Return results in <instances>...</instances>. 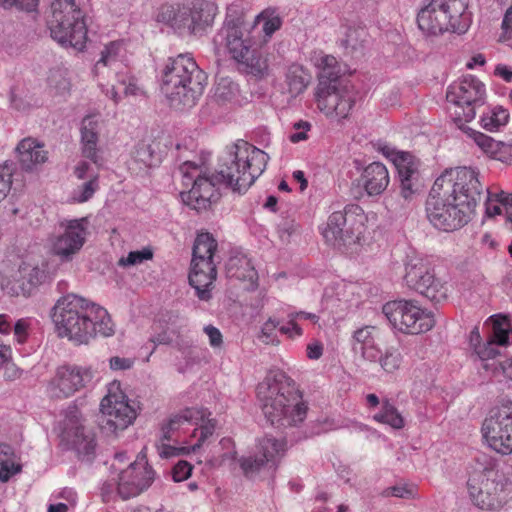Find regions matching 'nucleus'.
Returning a JSON list of instances; mask_svg holds the SVG:
<instances>
[{
    "label": "nucleus",
    "mask_w": 512,
    "mask_h": 512,
    "mask_svg": "<svg viewBox=\"0 0 512 512\" xmlns=\"http://www.w3.org/2000/svg\"><path fill=\"white\" fill-rule=\"evenodd\" d=\"M204 332L209 338V344L212 348H221L223 345V336L218 328L213 325L204 327Z\"/></svg>",
    "instance_id": "60"
},
{
    "label": "nucleus",
    "mask_w": 512,
    "mask_h": 512,
    "mask_svg": "<svg viewBox=\"0 0 512 512\" xmlns=\"http://www.w3.org/2000/svg\"><path fill=\"white\" fill-rule=\"evenodd\" d=\"M446 99L456 123L470 122L476 116V109L485 104V85L474 76H465L448 87Z\"/></svg>",
    "instance_id": "12"
},
{
    "label": "nucleus",
    "mask_w": 512,
    "mask_h": 512,
    "mask_svg": "<svg viewBox=\"0 0 512 512\" xmlns=\"http://www.w3.org/2000/svg\"><path fill=\"white\" fill-rule=\"evenodd\" d=\"M374 331L375 327L373 326H365L356 330L353 334V349L359 351V348L374 344Z\"/></svg>",
    "instance_id": "46"
},
{
    "label": "nucleus",
    "mask_w": 512,
    "mask_h": 512,
    "mask_svg": "<svg viewBox=\"0 0 512 512\" xmlns=\"http://www.w3.org/2000/svg\"><path fill=\"white\" fill-rule=\"evenodd\" d=\"M508 120V111L502 107H495L481 117L480 124L487 131H496L506 125Z\"/></svg>",
    "instance_id": "40"
},
{
    "label": "nucleus",
    "mask_w": 512,
    "mask_h": 512,
    "mask_svg": "<svg viewBox=\"0 0 512 512\" xmlns=\"http://www.w3.org/2000/svg\"><path fill=\"white\" fill-rule=\"evenodd\" d=\"M201 411L196 407L185 408L178 414L173 415L161 428V442L170 441L172 433L176 431L183 423L201 419Z\"/></svg>",
    "instance_id": "35"
},
{
    "label": "nucleus",
    "mask_w": 512,
    "mask_h": 512,
    "mask_svg": "<svg viewBox=\"0 0 512 512\" xmlns=\"http://www.w3.org/2000/svg\"><path fill=\"white\" fill-rule=\"evenodd\" d=\"M100 410L98 425L107 436L125 430L137 416L136 410L129 404L117 383L110 384L107 395L101 401Z\"/></svg>",
    "instance_id": "14"
},
{
    "label": "nucleus",
    "mask_w": 512,
    "mask_h": 512,
    "mask_svg": "<svg viewBox=\"0 0 512 512\" xmlns=\"http://www.w3.org/2000/svg\"><path fill=\"white\" fill-rule=\"evenodd\" d=\"M99 175L98 174H91V178L87 180L85 183L80 185L74 192H73V200L77 203H84L92 198L94 193L99 188Z\"/></svg>",
    "instance_id": "43"
},
{
    "label": "nucleus",
    "mask_w": 512,
    "mask_h": 512,
    "mask_svg": "<svg viewBox=\"0 0 512 512\" xmlns=\"http://www.w3.org/2000/svg\"><path fill=\"white\" fill-rule=\"evenodd\" d=\"M269 156L244 140H238L219 158L216 180L239 194L245 193L265 171Z\"/></svg>",
    "instance_id": "5"
},
{
    "label": "nucleus",
    "mask_w": 512,
    "mask_h": 512,
    "mask_svg": "<svg viewBox=\"0 0 512 512\" xmlns=\"http://www.w3.org/2000/svg\"><path fill=\"white\" fill-rule=\"evenodd\" d=\"M434 184L438 190H442L443 196H450L471 213L482 197L483 185L479 180V173L471 168L457 167L445 170Z\"/></svg>",
    "instance_id": "11"
},
{
    "label": "nucleus",
    "mask_w": 512,
    "mask_h": 512,
    "mask_svg": "<svg viewBox=\"0 0 512 512\" xmlns=\"http://www.w3.org/2000/svg\"><path fill=\"white\" fill-rule=\"evenodd\" d=\"M506 479L497 468L496 461L479 454L469 465L467 490L473 504L482 510H496L504 503Z\"/></svg>",
    "instance_id": "7"
},
{
    "label": "nucleus",
    "mask_w": 512,
    "mask_h": 512,
    "mask_svg": "<svg viewBox=\"0 0 512 512\" xmlns=\"http://www.w3.org/2000/svg\"><path fill=\"white\" fill-rule=\"evenodd\" d=\"M403 357L400 351L395 347H389L379 358V364L388 373H393L401 366Z\"/></svg>",
    "instance_id": "44"
},
{
    "label": "nucleus",
    "mask_w": 512,
    "mask_h": 512,
    "mask_svg": "<svg viewBox=\"0 0 512 512\" xmlns=\"http://www.w3.org/2000/svg\"><path fill=\"white\" fill-rule=\"evenodd\" d=\"M361 211L358 205H347L343 211L333 212L322 232L326 242L335 247L352 242L355 234L353 220Z\"/></svg>",
    "instance_id": "20"
},
{
    "label": "nucleus",
    "mask_w": 512,
    "mask_h": 512,
    "mask_svg": "<svg viewBox=\"0 0 512 512\" xmlns=\"http://www.w3.org/2000/svg\"><path fill=\"white\" fill-rule=\"evenodd\" d=\"M385 497H398L410 499L415 497V486L413 485H395L388 487L383 491Z\"/></svg>",
    "instance_id": "51"
},
{
    "label": "nucleus",
    "mask_w": 512,
    "mask_h": 512,
    "mask_svg": "<svg viewBox=\"0 0 512 512\" xmlns=\"http://www.w3.org/2000/svg\"><path fill=\"white\" fill-rule=\"evenodd\" d=\"M158 453L161 458H170L173 456H178L182 454H187L190 452L191 447H174L164 442H161L160 445H157Z\"/></svg>",
    "instance_id": "55"
},
{
    "label": "nucleus",
    "mask_w": 512,
    "mask_h": 512,
    "mask_svg": "<svg viewBox=\"0 0 512 512\" xmlns=\"http://www.w3.org/2000/svg\"><path fill=\"white\" fill-rule=\"evenodd\" d=\"M289 324L292 325V329L295 331V335L301 336L302 335V329L301 327L296 323L297 319H307L311 320L313 322H316L318 320V316L313 313H308L304 311L299 312H293L288 314Z\"/></svg>",
    "instance_id": "54"
},
{
    "label": "nucleus",
    "mask_w": 512,
    "mask_h": 512,
    "mask_svg": "<svg viewBox=\"0 0 512 512\" xmlns=\"http://www.w3.org/2000/svg\"><path fill=\"white\" fill-rule=\"evenodd\" d=\"M73 174L79 180H84V179L89 180L91 178V174H98V173L91 168V165L88 162L80 161L74 167Z\"/></svg>",
    "instance_id": "61"
},
{
    "label": "nucleus",
    "mask_w": 512,
    "mask_h": 512,
    "mask_svg": "<svg viewBox=\"0 0 512 512\" xmlns=\"http://www.w3.org/2000/svg\"><path fill=\"white\" fill-rule=\"evenodd\" d=\"M152 341L156 344L175 345L183 353L190 348L189 343L180 338L179 329L170 327L155 335Z\"/></svg>",
    "instance_id": "41"
},
{
    "label": "nucleus",
    "mask_w": 512,
    "mask_h": 512,
    "mask_svg": "<svg viewBox=\"0 0 512 512\" xmlns=\"http://www.w3.org/2000/svg\"><path fill=\"white\" fill-rule=\"evenodd\" d=\"M41 271L36 267L22 264L17 270L3 275L1 288L11 296H30L40 283Z\"/></svg>",
    "instance_id": "23"
},
{
    "label": "nucleus",
    "mask_w": 512,
    "mask_h": 512,
    "mask_svg": "<svg viewBox=\"0 0 512 512\" xmlns=\"http://www.w3.org/2000/svg\"><path fill=\"white\" fill-rule=\"evenodd\" d=\"M217 246V241L208 232L198 234L194 242L189 283L203 301L211 298L210 288L217 276L214 260Z\"/></svg>",
    "instance_id": "10"
},
{
    "label": "nucleus",
    "mask_w": 512,
    "mask_h": 512,
    "mask_svg": "<svg viewBox=\"0 0 512 512\" xmlns=\"http://www.w3.org/2000/svg\"><path fill=\"white\" fill-rule=\"evenodd\" d=\"M482 434L496 452H512V400L502 401L491 410L482 424Z\"/></svg>",
    "instance_id": "17"
},
{
    "label": "nucleus",
    "mask_w": 512,
    "mask_h": 512,
    "mask_svg": "<svg viewBox=\"0 0 512 512\" xmlns=\"http://www.w3.org/2000/svg\"><path fill=\"white\" fill-rule=\"evenodd\" d=\"M279 322L269 318L261 327L259 339L265 344H278L279 340L276 335V328Z\"/></svg>",
    "instance_id": "47"
},
{
    "label": "nucleus",
    "mask_w": 512,
    "mask_h": 512,
    "mask_svg": "<svg viewBox=\"0 0 512 512\" xmlns=\"http://www.w3.org/2000/svg\"><path fill=\"white\" fill-rule=\"evenodd\" d=\"M393 163L398 170L401 185V195L407 199L415 192L418 180V163L408 152H396Z\"/></svg>",
    "instance_id": "27"
},
{
    "label": "nucleus",
    "mask_w": 512,
    "mask_h": 512,
    "mask_svg": "<svg viewBox=\"0 0 512 512\" xmlns=\"http://www.w3.org/2000/svg\"><path fill=\"white\" fill-rule=\"evenodd\" d=\"M404 281L406 285L434 302H440L447 296V289L440 279L435 277L428 259L411 256L405 264Z\"/></svg>",
    "instance_id": "16"
},
{
    "label": "nucleus",
    "mask_w": 512,
    "mask_h": 512,
    "mask_svg": "<svg viewBox=\"0 0 512 512\" xmlns=\"http://www.w3.org/2000/svg\"><path fill=\"white\" fill-rule=\"evenodd\" d=\"M281 26V19L278 16L265 19L263 23V31L266 35H272Z\"/></svg>",
    "instance_id": "64"
},
{
    "label": "nucleus",
    "mask_w": 512,
    "mask_h": 512,
    "mask_svg": "<svg viewBox=\"0 0 512 512\" xmlns=\"http://www.w3.org/2000/svg\"><path fill=\"white\" fill-rule=\"evenodd\" d=\"M311 61L319 70L314 91L317 108L328 118L347 119L356 103L354 86L341 76L334 56L318 51L313 53Z\"/></svg>",
    "instance_id": "2"
},
{
    "label": "nucleus",
    "mask_w": 512,
    "mask_h": 512,
    "mask_svg": "<svg viewBox=\"0 0 512 512\" xmlns=\"http://www.w3.org/2000/svg\"><path fill=\"white\" fill-rule=\"evenodd\" d=\"M62 440L77 453L81 461L92 462L96 456V438L80 419L71 418L62 432Z\"/></svg>",
    "instance_id": "21"
},
{
    "label": "nucleus",
    "mask_w": 512,
    "mask_h": 512,
    "mask_svg": "<svg viewBox=\"0 0 512 512\" xmlns=\"http://www.w3.org/2000/svg\"><path fill=\"white\" fill-rule=\"evenodd\" d=\"M162 19L179 33L192 34V19L190 6H167L161 13Z\"/></svg>",
    "instance_id": "34"
},
{
    "label": "nucleus",
    "mask_w": 512,
    "mask_h": 512,
    "mask_svg": "<svg viewBox=\"0 0 512 512\" xmlns=\"http://www.w3.org/2000/svg\"><path fill=\"white\" fill-rule=\"evenodd\" d=\"M135 364L134 358L113 356L109 359V367L113 371L130 370Z\"/></svg>",
    "instance_id": "58"
},
{
    "label": "nucleus",
    "mask_w": 512,
    "mask_h": 512,
    "mask_svg": "<svg viewBox=\"0 0 512 512\" xmlns=\"http://www.w3.org/2000/svg\"><path fill=\"white\" fill-rule=\"evenodd\" d=\"M193 466L184 460L178 461L172 469V477L175 482H181L191 476Z\"/></svg>",
    "instance_id": "53"
},
{
    "label": "nucleus",
    "mask_w": 512,
    "mask_h": 512,
    "mask_svg": "<svg viewBox=\"0 0 512 512\" xmlns=\"http://www.w3.org/2000/svg\"><path fill=\"white\" fill-rule=\"evenodd\" d=\"M51 13L48 20L51 37L61 45L82 50L87 40V29L75 0H53Z\"/></svg>",
    "instance_id": "9"
},
{
    "label": "nucleus",
    "mask_w": 512,
    "mask_h": 512,
    "mask_svg": "<svg viewBox=\"0 0 512 512\" xmlns=\"http://www.w3.org/2000/svg\"><path fill=\"white\" fill-rule=\"evenodd\" d=\"M285 82L291 97H296L306 89L309 76L301 66L291 65L287 70Z\"/></svg>",
    "instance_id": "38"
},
{
    "label": "nucleus",
    "mask_w": 512,
    "mask_h": 512,
    "mask_svg": "<svg viewBox=\"0 0 512 512\" xmlns=\"http://www.w3.org/2000/svg\"><path fill=\"white\" fill-rule=\"evenodd\" d=\"M12 186V170L8 165H0V202L3 201Z\"/></svg>",
    "instance_id": "52"
},
{
    "label": "nucleus",
    "mask_w": 512,
    "mask_h": 512,
    "mask_svg": "<svg viewBox=\"0 0 512 512\" xmlns=\"http://www.w3.org/2000/svg\"><path fill=\"white\" fill-rule=\"evenodd\" d=\"M161 163V154L158 145L155 143H138L135 147L129 169L137 174H143L148 169L158 166Z\"/></svg>",
    "instance_id": "30"
},
{
    "label": "nucleus",
    "mask_w": 512,
    "mask_h": 512,
    "mask_svg": "<svg viewBox=\"0 0 512 512\" xmlns=\"http://www.w3.org/2000/svg\"><path fill=\"white\" fill-rule=\"evenodd\" d=\"M374 420L379 423L390 425L395 429H401L404 426L403 417L396 407L389 402V400H384L382 402V409L379 413L374 415Z\"/></svg>",
    "instance_id": "39"
},
{
    "label": "nucleus",
    "mask_w": 512,
    "mask_h": 512,
    "mask_svg": "<svg viewBox=\"0 0 512 512\" xmlns=\"http://www.w3.org/2000/svg\"><path fill=\"white\" fill-rule=\"evenodd\" d=\"M16 150L20 166L25 171L37 170L48 160V152L44 145L32 138L23 139Z\"/></svg>",
    "instance_id": "29"
},
{
    "label": "nucleus",
    "mask_w": 512,
    "mask_h": 512,
    "mask_svg": "<svg viewBox=\"0 0 512 512\" xmlns=\"http://www.w3.org/2000/svg\"><path fill=\"white\" fill-rule=\"evenodd\" d=\"M469 0H430L417 15L418 27L428 35L464 33L471 24Z\"/></svg>",
    "instance_id": "8"
},
{
    "label": "nucleus",
    "mask_w": 512,
    "mask_h": 512,
    "mask_svg": "<svg viewBox=\"0 0 512 512\" xmlns=\"http://www.w3.org/2000/svg\"><path fill=\"white\" fill-rule=\"evenodd\" d=\"M85 222L84 218L70 220L64 231L56 237L53 243V251L62 260H70L84 245L86 237Z\"/></svg>",
    "instance_id": "24"
},
{
    "label": "nucleus",
    "mask_w": 512,
    "mask_h": 512,
    "mask_svg": "<svg viewBox=\"0 0 512 512\" xmlns=\"http://www.w3.org/2000/svg\"><path fill=\"white\" fill-rule=\"evenodd\" d=\"M218 53H228L235 60L239 69L255 77H262L267 72V63L256 50L252 49L249 33L244 28L242 17L228 14L220 31L214 37Z\"/></svg>",
    "instance_id": "6"
},
{
    "label": "nucleus",
    "mask_w": 512,
    "mask_h": 512,
    "mask_svg": "<svg viewBox=\"0 0 512 512\" xmlns=\"http://www.w3.org/2000/svg\"><path fill=\"white\" fill-rule=\"evenodd\" d=\"M184 178L193 181L192 188L188 192H181L183 202L195 210L206 209L212 201L217 199L216 185L222 184L216 180V175H198L195 179L184 172Z\"/></svg>",
    "instance_id": "22"
},
{
    "label": "nucleus",
    "mask_w": 512,
    "mask_h": 512,
    "mask_svg": "<svg viewBox=\"0 0 512 512\" xmlns=\"http://www.w3.org/2000/svg\"><path fill=\"white\" fill-rule=\"evenodd\" d=\"M52 319L58 336L77 345L87 344L97 334L104 337L114 334L107 310L76 294L65 295L56 302Z\"/></svg>",
    "instance_id": "1"
},
{
    "label": "nucleus",
    "mask_w": 512,
    "mask_h": 512,
    "mask_svg": "<svg viewBox=\"0 0 512 512\" xmlns=\"http://www.w3.org/2000/svg\"><path fill=\"white\" fill-rule=\"evenodd\" d=\"M226 272L229 278L247 281L254 286L258 280V273L247 255L238 253L231 256L226 264Z\"/></svg>",
    "instance_id": "32"
},
{
    "label": "nucleus",
    "mask_w": 512,
    "mask_h": 512,
    "mask_svg": "<svg viewBox=\"0 0 512 512\" xmlns=\"http://www.w3.org/2000/svg\"><path fill=\"white\" fill-rule=\"evenodd\" d=\"M293 128L297 131L289 136V140L292 143H298L308 138L307 132L311 129V123L300 120L294 123Z\"/></svg>",
    "instance_id": "56"
},
{
    "label": "nucleus",
    "mask_w": 512,
    "mask_h": 512,
    "mask_svg": "<svg viewBox=\"0 0 512 512\" xmlns=\"http://www.w3.org/2000/svg\"><path fill=\"white\" fill-rule=\"evenodd\" d=\"M206 84V73L189 54L168 58L161 71V90L170 106L178 110L195 106Z\"/></svg>",
    "instance_id": "4"
},
{
    "label": "nucleus",
    "mask_w": 512,
    "mask_h": 512,
    "mask_svg": "<svg viewBox=\"0 0 512 512\" xmlns=\"http://www.w3.org/2000/svg\"><path fill=\"white\" fill-rule=\"evenodd\" d=\"M29 322L26 319H19L14 325V335L19 344H23L28 336Z\"/></svg>",
    "instance_id": "62"
},
{
    "label": "nucleus",
    "mask_w": 512,
    "mask_h": 512,
    "mask_svg": "<svg viewBox=\"0 0 512 512\" xmlns=\"http://www.w3.org/2000/svg\"><path fill=\"white\" fill-rule=\"evenodd\" d=\"M119 49L120 45L116 42H111L106 45L104 50L101 52V58L96 63L95 68L98 69L100 65L107 66L116 62Z\"/></svg>",
    "instance_id": "49"
},
{
    "label": "nucleus",
    "mask_w": 512,
    "mask_h": 512,
    "mask_svg": "<svg viewBox=\"0 0 512 512\" xmlns=\"http://www.w3.org/2000/svg\"><path fill=\"white\" fill-rule=\"evenodd\" d=\"M262 411L272 425L297 426L307 415V406L295 384L283 372H271L257 386Z\"/></svg>",
    "instance_id": "3"
},
{
    "label": "nucleus",
    "mask_w": 512,
    "mask_h": 512,
    "mask_svg": "<svg viewBox=\"0 0 512 512\" xmlns=\"http://www.w3.org/2000/svg\"><path fill=\"white\" fill-rule=\"evenodd\" d=\"M16 459L11 446L0 445V482H7L13 475L21 472L22 466Z\"/></svg>",
    "instance_id": "36"
},
{
    "label": "nucleus",
    "mask_w": 512,
    "mask_h": 512,
    "mask_svg": "<svg viewBox=\"0 0 512 512\" xmlns=\"http://www.w3.org/2000/svg\"><path fill=\"white\" fill-rule=\"evenodd\" d=\"M483 368L485 370H491L495 377L502 375L512 381V359H507L499 363H486L483 365Z\"/></svg>",
    "instance_id": "48"
},
{
    "label": "nucleus",
    "mask_w": 512,
    "mask_h": 512,
    "mask_svg": "<svg viewBox=\"0 0 512 512\" xmlns=\"http://www.w3.org/2000/svg\"><path fill=\"white\" fill-rule=\"evenodd\" d=\"M192 19V34H202L210 27L217 13V6L209 1H197L190 7Z\"/></svg>",
    "instance_id": "33"
},
{
    "label": "nucleus",
    "mask_w": 512,
    "mask_h": 512,
    "mask_svg": "<svg viewBox=\"0 0 512 512\" xmlns=\"http://www.w3.org/2000/svg\"><path fill=\"white\" fill-rule=\"evenodd\" d=\"M284 452L285 442L267 435L258 441L254 456L243 457L240 460V467L247 476L265 467L275 470Z\"/></svg>",
    "instance_id": "19"
},
{
    "label": "nucleus",
    "mask_w": 512,
    "mask_h": 512,
    "mask_svg": "<svg viewBox=\"0 0 512 512\" xmlns=\"http://www.w3.org/2000/svg\"><path fill=\"white\" fill-rule=\"evenodd\" d=\"M98 120L95 116H87L82 121L81 144L82 155L90 159L95 165H101L98 156Z\"/></svg>",
    "instance_id": "31"
},
{
    "label": "nucleus",
    "mask_w": 512,
    "mask_h": 512,
    "mask_svg": "<svg viewBox=\"0 0 512 512\" xmlns=\"http://www.w3.org/2000/svg\"><path fill=\"white\" fill-rule=\"evenodd\" d=\"M198 409L201 411L202 414L201 419H197L195 421H187L188 423L198 426V428H196L193 432V436L198 437V440L191 447L192 451H195L196 449L200 448L204 443L208 441L209 438H211L214 435L217 424L215 419L206 418L208 413L205 409Z\"/></svg>",
    "instance_id": "37"
},
{
    "label": "nucleus",
    "mask_w": 512,
    "mask_h": 512,
    "mask_svg": "<svg viewBox=\"0 0 512 512\" xmlns=\"http://www.w3.org/2000/svg\"><path fill=\"white\" fill-rule=\"evenodd\" d=\"M4 8L16 7L20 10L33 11L38 5V0H0Z\"/></svg>",
    "instance_id": "57"
},
{
    "label": "nucleus",
    "mask_w": 512,
    "mask_h": 512,
    "mask_svg": "<svg viewBox=\"0 0 512 512\" xmlns=\"http://www.w3.org/2000/svg\"><path fill=\"white\" fill-rule=\"evenodd\" d=\"M498 144V147L490 156L502 162L512 160V143L498 141Z\"/></svg>",
    "instance_id": "59"
},
{
    "label": "nucleus",
    "mask_w": 512,
    "mask_h": 512,
    "mask_svg": "<svg viewBox=\"0 0 512 512\" xmlns=\"http://www.w3.org/2000/svg\"><path fill=\"white\" fill-rule=\"evenodd\" d=\"M491 333L486 343L483 345H475V351L483 365L488 363L490 359H494L499 354L497 347L507 346L512 342V328L507 318L494 317L491 318Z\"/></svg>",
    "instance_id": "25"
},
{
    "label": "nucleus",
    "mask_w": 512,
    "mask_h": 512,
    "mask_svg": "<svg viewBox=\"0 0 512 512\" xmlns=\"http://www.w3.org/2000/svg\"><path fill=\"white\" fill-rule=\"evenodd\" d=\"M466 134L473 139L475 144L486 154L491 155L492 152L498 147V141H495L492 137L485 135L479 131H476L470 127H462Z\"/></svg>",
    "instance_id": "42"
},
{
    "label": "nucleus",
    "mask_w": 512,
    "mask_h": 512,
    "mask_svg": "<svg viewBox=\"0 0 512 512\" xmlns=\"http://www.w3.org/2000/svg\"><path fill=\"white\" fill-rule=\"evenodd\" d=\"M383 314L394 329L407 334L425 333L435 325L432 314L425 313L410 301L388 302L383 306Z\"/></svg>",
    "instance_id": "15"
},
{
    "label": "nucleus",
    "mask_w": 512,
    "mask_h": 512,
    "mask_svg": "<svg viewBox=\"0 0 512 512\" xmlns=\"http://www.w3.org/2000/svg\"><path fill=\"white\" fill-rule=\"evenodd\" d=\"M359 352L362 354L364 359L371 362H379V358L382 356L375 343L368 347L359 348Z\"/></svg>",
    "instance_id": "63"
},
{
    "label": "nucleus",
    "mask_w": 512,
    "mask_h": 512,
    "mask_svg": "<svg viewBox=\"0 0 512 512\" xmlns=\"http://www.w3.org/2000/svg\"><path fill=\"white\" fill-rule=\"evenodd\" d=\"M152 257L153 252L148 248H144L138 251H131L126 258L120 259L119 264L123 266L136 265L145 260H150Z\"/></svg>",
    "instance_id": "50"
},
{
    "label": "nucleus",
    "mask_w": 512,
    "mask_h": 512,
    "mask_svg": "<svg viewBox=\"0 0 512 512\" xmlns=\"http://www.w3.org/2000/svg\"><path fill=\"white\" fill-rule=\"evenodd\" d=\"M471 214L450 196H443L442 190L433 184L426 200V215L435 228L444 232L458 230L469 222Z\"/></svg>",
    "instance_id": "13"
},
{
    "label": "nucleus",
    "mask_w": 512,
    "mask_h": 512,
    "mask_svg": "<svg viewBox=\"0 0 512 512\" xmlns=\"http://www.w3.org/2000/svg\"><path fill=\"white\" fill-rule=\"evenodd\" d=\"M84 372L80 367L64 365L57 368L49 383V393L52 398L64 399L72 396L84 387Z\"/></svg>",
    "instance_id": "26"
},
{
    "label": "nucleus",
    "mask_w": 512,
    "mask_h": 512,
    "mask_svg": "<svg viewBox=\"0 0 512 512\" xmlns=\"http://www.w3.org/2000/svg\"><path fill=\"white\" fill-rule=\"evenodd\" d=\"M155 479V472L146 455L140 452L137 459L122 470L118 477L117 493L123 500L136 497L147 490Z\"/></svg>",
    "instance_id": "18"
},
{
    "label": "nucleus",
    "mask_w": 512,
    "mask_h": 512,
    "mask_svg": "<svg viewBox=\"0 0 512 512\" xmlns=\"http://www.w3.org/2000/svg\"><path fill=\"white\" fill-rule=\"evenodd\" d=\"M238 92L237 85L228 78H221L216 87L214 96L219 102L231 100Z\"/></svg>",
    "instance_id": "45"
},
{
    "label": "nucleus",
    "mask_w": 512,
    "mask_h": 512,
    "mask_svg": "<svg viewBox=\"0 0 512 512\" xmlns=\"http://www.w3.org/2000/svg\"><path fill=\"white\" fill-rule=\"evenodd\" d=\"M390 182L388 169L381 162L367 165L359 179V184L368 196H378L388 187Z\"/></svg>",
    "instance_id": "28"
}]
</instances>
